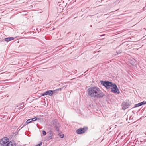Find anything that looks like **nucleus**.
Listing matches in <instances>:
<instances>
[{
    "label": "nucleus",
    "mask_w": 146,
    "mask_h": 146,
    "mask_svg": "<svg viewBox=\"0 0 146 146\" xmlns=\"http://www.w3.org/2000/svg\"><path fill=\"white\" fill-rule=\"evenodd\" d=\"M8 139L7 137H4L0 140V146H6L8 142Z\"/></svg>",
    "instance_id": "4"
},
{
    "label": "nucleus",
    "mask_w": 146,
    "mask_h": 146,
    "mask_svg": "<svg viewBox=\"0 0 146 146\" xmlns=\"http://www.w3.org/2000/svg\"><path fill=\"white\" fill-rule=\"evenodd\" d=\"M88 130L87 127H85L83 128L78 129L76 130V133L78 134H80L83 133L86 131Z\"/></svg>",
    "instance_id": "6"
},
{
    "label": "nucleus",
    "mask_w": 146,
    "mask_h": 146,
    "mask_svg": "<svg viewBox=\"0 0 146 146\" xmlns=\"http://www.w3.org/2000/svg\"><path fill=\"white\" fill-rule=\"evenodd\" d=\"M53 91L52 90H49L43 93L42 96H44L46 95H48L49 96H52L53 94Z\"/></svg>",
    "instance_id": "9"
},
{
    "label": "nucleus",
    "mask_w": 146,
    "mask_h": 146,
    "mask_svg": "<svg viewBox=\"0 0 146 146\" xmlns=\"http://www.w3.org/2000/svg\"><path fill=\"white\" fill-rule=\"evenodd\" d=\"M122 109L123 110H125L129 108L130 106V104L129 102H124L122 103Z\"/></svg>",
    "instance_id": "7"
},
{
    "label": "nucleus",
    "mask_w": 146,
    "mask_h": 146,
    "mask_svg": "<svg viewBox=\"0 0 146 146\" xmlns=\"http://www.w3.org/2000/svg\"><path fill=\"white\" fill-rule=\"evenodd\" d=\"M52 125L54 126L56 130L58 132L60 131V128L61 127V125L59 123L58 120L54 119L51 122Z\"/></svg>",
    "instance_id": "2"
},
{
    "label": "nucleus",
    "mask_w": 146,
    "mask_h": 146,
    "mask_svg": "<svg viewBox=\"0 0 146 146\" xmlns=\"http://www.w3.org/2000/svg\"><path fill=\"white\" fill-rule=\"evenodd\" d=\"M53 133L52 131H50L48 133V135L46 137V139L48 141L50 140L53 137Z\"/></svg>",
    "instance_id": "8"
},
{
    "label": "nucleus",
    "mask_w": 146,
    "mask_h": 146,
    "mask_svg": "<svg viewBox=\"0 0 146 146\" xmlns=\"http://www.w3.org/2000/svg\"><path fill=\"white\" fill-rule=\"evenodd\" d=\"M87 94L90 97L96 98H101L104 96V93L99 88L94 86L89 88L88 89Z\"/></svg>",
    "instance_id": "1"
},
{
    "label": "nucleus",
    "mask_w": 146,
    "mask_h": 146,
    "mask_svg": "<svg viewBox=\"0 0 146 146\" xmlns=\"http://www.w3.org/2000/svg\"><path fill=\"white\" fill-rule=\"evenodd\" d=\"M27 123H25L23 125V127L21 128H22L24 126H25L26 125V124H27Z\"/></svg>",
    "instance_id": "18"
},
{
    "label": "nucleus",
    "mask_w": 146,
    "mask_h": 146,
    "mask_svg": "<svg viewBox=\"0 0 146 146\" xmlns=\"http://www.w3.org/2000/svg\"><path fill=\"white\" fill-rule=\"evenodd\" d=\"M111 91L115 93L119 94L120 93L118 89L117 85L115 84H113V86L111 87Z\"/></svg>",
    "instance_id": "5"
},
{
    "label": "nucleus",
    "mask_w": 146,
    "mask_h": 146,
    "mask_svg": "<svg viewBox=\"0 0 146 146\" xmlns=\"http://www.w3.org/2000/svg\"><path fill=\"white\" fill-rule=\"evenodd\" d=\"M42 134L43 136H45L46 134V132L44 130H43L42 131Z\"/></svg>",
    "instance_id": "17"
},
{
    "label": "nucleus",
    "mask_w": 146,
    "mask_h": 146,
    "mask_svg": "<svg viewBox=\"0 0 146 146\" xmlns=\"http://www.w3.org/2000/svg\"><path fill=\"white\" fill-rule=\"evenodd\" d=\"M37 119H39V118L37 117H34L33 118L31 119V120L32 121H36Z\"/></svg>",
    "instance_id": "15"
},
{
    "label": "nucleus",
    "mask_w": 146,
    "mask_h": 146,
    "mask_svg": "<svg viewBox=\"0 0 146 146\" xmlns=\"http://www.w3.org/2000/svg\"><path fill=\"white\" fill-rule=\"evenodd\" d=\"M14 39V38L12 37H8L5 38V40L8 42L9 41H11L13 40Z\"/></svg>",
    "instance_id": "12"
},
{
    "label": "nucleus",
    "mask_w": 146,
    "mask_h": 146,
    "mask_svg": "<svg viewBox=\"0 0 146 146\" xmlns=\"http://www.w3.org/2000/svg\"><path fill=\"white\" fill-rule=\"evenodd\" d=\"M146 104V102L143 101V102L136 104L135 105V107H139L145 104Z\"/></svg>",
    "instance_id": "11"
},
{
    "label": "nucleus",
    "mask_w": 146,
    "mask_h": 146,
    "mask_svg": "<svg viewBox=\"0 0 146 146\" xmlns=\"http://www.w3.org/2000/svg\"><path fill=\"white\" fill-rule=\"evenodd\" d=\"M66 86H64L60 88H59V89H58L56 90H54V91H61V90L62 89L64 88H66Z\"/></svg>",
    "instance_id": "13"
},
{
    "label": "nucleus",
    "mask_w": 146,
    "mask_h": 146,
    "mask_svg": "<svg viewBox=\"0 0 146 146\" xmlns=\"http://www.w3.org/2000/svg\"><path fill=\"white\" fill-rule=\"evenodd\" d=\"M101 35L100 36H103V35Z\"/></svg>",
    "instance_id": "19"
},
{
    "label": "nucleus",
    "mask_w": 146,
    "mask_h": 146,
    "mask_svg": "<svg viewBox=\"0 0 146 146\" xmlns=\"http://www.w3.org/2000/svg\"><path fill=\"white\" fill-rule=\"evenodd\" d=\"M6 146H16V144L15 141H12L7 143Z\"/></svg>",
    "instance_id": "10"
},
{
    "label": "nucleus",
    "mask_w": 146,
    "mask_h": 146,
    "mask_svg": "<svg viewBox=\"0 0 146 146\" xmlns=\"http://www.w3.org/2000/svg\"><path fill=\"white\" fill-rule=\"evenodd\" d=\"M101 83L107 89L111 88L113 84L112 82L108 81H101Z\"/></svg>",
    "instance_id": "3"
},
{
    "label": "nucleus",
    "mask_w": 146,
    "mask_h": 146,
    "mask_svg": "<svg viewBox=\"0 0 146 146\" xmlns=\"http://www.w3.org/2000/svg\"><path fill=\"white\" fill-rule=\"evenodd\" d=\"M32 121V120H31V119H30L27 120V121H26V123L27 124H28L29 123H30Z\"/></svg>",
    "instance_id": "14"
},
{
    "label": "nucleus",
    "mask_w": 146,
    "mask_h": 146,
    "mask_svg": "<svg viewBox=\"0 0 146 146\" xmlns=\"http://www.w3.org/2000/svg\"><path fill=\"white\" fill-rule=\"evenodd\" d=\"M59 135L60 137L61 138H63L64 136V134H61L60 133H59Z\"/></svg>",
    "instance_id": "16"
}]
</instances>
